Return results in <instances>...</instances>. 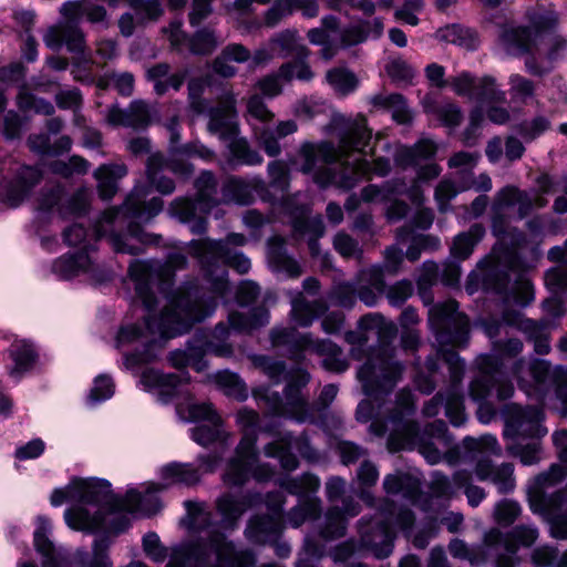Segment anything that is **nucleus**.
<instances>
[{
    "instance_id": "nucleus-1",
    "label": "nucleus",
    "mask_w": 567,
    "mask_h": 567,
    "mask_svg": "<svg viewBox=\"0 0 567 567\" xmlns=\"http://www.w3.org/2000/svg\"><path fill=\"white\" fill-rule=\"evenodd\" d=\"M188 246L190 254L198 259L214 296H206L196 280L186 281L178 287L168 298L158 318L145 317L146 330L164 339L186 333L195 322H200L214 313L217 297H223L228 290L226 267L244 275L251 266L243 252L223 241L193 239Z\"/></svg>"
},
{
    "instance_id": "nucleus-2",
    "label": "nucleus",
    "mask_w": 567,
    "mask_h": 567,
    "mask_svg": "<svg viewBox=\"0 0 567 567\" xmlns=\"http://www.w3.org/2000/svg\"><path fill=\"white\" fill-rule=\"evenodd\" d=\"M163 206L161 197L144 202L132 193L121 207L103 213L94 227V235L96 239L106 238L117 254L142 255L145 246L159 244L162 237L144 231L137 221L151 220Z\"/></svg>"
},
{
    "instance_id": "nucleus-3",
    "label": "nucleus",
    "mask_w": 567,
    "mask_h": 567,
    "mask_svg": "<svg viewBox=\"0 0 567 567\" xmlns=\"http://www.w3.org/2000/svg\"><path fill=\"white\" fill-rule=\"evenodd\" d=\"M523 348V342L517 338L494 340L492 352L480 354L475 360L478 375L471 381L468 394L476 400H482L495 391L498 401L511 399L515 389L505 361L515 359Z\"/></svg>"
},
{
    "instance_id": "nucleus-4",
    "label": "nucleus",
    "mask_w": 567,
    "mask_h": 567,
    "mask_svg": "<svg viewBox=\"0 0 567 567\" xmlns=\"http://www.w3.org/2000/svg\"><path fill=\"white\" fill-rule=\"evenodd\" d=\"M499 43L513 56H525L526 71L535 76L549 73L554 63L567 55V38L554 34L546 43L545 54H540L538 42L528 27H503Z\"/></svg>"
},
{
    "instance_id": "nucleus-5",
    "label": "nucleus",
    "mask_w": 567,
    "mask_h": 567,
    "mask_svg": "<svg viewBox=\"0 0 567 567\" xmlns=\"http://www.w3.org/2000/svg\"><path fill=\"white\" fill-rule=\"evenodd\" d=\"M187 265V257L176 251L169 252L164 262L154 259L131 261L128 276L135 282L136 296L147 312L155 310L157 305L152 285L157 281L159 290L164 292L173 286L175 272L186 269Z\"/></svg>"
},
{
    "instance_id": "nucleus-6",
    "label": "nucleus",
    "mask_w": 567,
    "mask_h": 567,
    "mask_svg": "<svg viewBox=\"0 0 567 567\" xmlns=\"http://www.w3.org/2000/svg\"><path fill=\"white\" fill-rule=\"evenodd\" d=\"M371 137L372 131L368 127L367 120L360 116L346 125L340 133L337 146L331 142H322L318 145L310 142L303 143L299 152L303 159L300 171L303 174L315 172L319 161L326 164L337 163L351 151L361 150Z\"/></svg>"
},
{
    "instance_id": "nucleus-7",
    "label": "nucleus",
    "mask_w": 567,
    "mask_h": 567,
    "mask_svg": "<svg viewBox=\"0 0 567 567\" xmlns=\"http://www.w3.org/2000/svg\"><path fill=\"white\" fill-rule=\"evenodd\" d=\"M404 365L395 359V350L390 344L372 347L367 361L360 367L358 378L369 396H378L392 391L401 380Z\"/></svg>"
},
{
    "instance_id": "nucleus-8",
    "label": "nucleus",
    "mask_w": 567,
    "mask_h": 567,
    "mask_svg": "<svg viewBox=\"0 0 567 567\" xmlns=\"http://www.w3.org/2000/svg\"><path fill=\"white\" fill-rule=\"evenodd\" d=\"M229 334V327L220 322L209 336L196 333L187 342L185 350L177 349L171 351L168 361L175 369L182 370L187 365H192L196 371L200 372L207 368V362L204 360L205 354L212 353L221 358L233 355L234 349L231 343L228 342Z\"/></svg>"
},
{
    "instance_id": "nucleus-9",
    "label": "nucleus",
    "mask_w": 567,
    "mask_h": 567,
    "mask_svg": "<svg viewBox=\"0 0 567 567\" xmlns=\"http://www.w3.org/2000/svg\"><path fill=\"white\" fill-rule=\"evenodd\" d=\"M443 361L446 363L450 374V385L443 392L439 391L433 398L426 401L422 414L426 417L436 416L444 405L445 415L455 426L464 424L466 416L464 412L463 394L461 384L465 373V363L454 350H442Z\"/></svg>"
},
{
    "instance_id": "nucleus-10",
    "label": "nucleus",
    "mask_w": 567,
    "mask_h": 567,
    "mask_svg": "<svg viewBox=\"0 0 567 567\" xmlns=\"http://www.w3.org/2000/svg\"><path fill=\"white\" fill-rule=\"evenodd\" d=\"M429 326L441 348L465 347L470 339V320L458 311V302L450 299L429 310Z\"/></svg>"
},
{
    "instance_id": "nucleus-11",
    "label": "nucleus",
    "mask_w": 567,
    "mask_h": 567,
    "mask_svg": "<svg viewBox=\"0 0 567 567\" xmlns=\"http://www.w3.org/2000/svg\"><path fill=\"white\" fill-rule=\"evenodd\" d=\"M286 498L280 493L267 494L266 505L271 512L258 514L249 518L244 530L246 539L258 546L272 545L282 533V512Z\"/></svg>"
},
{
    "instance_id": "nucleus-12",
    "label": "nucleus",
    "mask_w": 567,
    "mask_h": 567,
    "mask_svg": "<svg viewBox=\"0 0 567 567\" xmlns=\"http://www.w3.org/2000/svg\"><path fill=\"white\" fill-rule=\"evenodd\" d=\"M384 511L379 508L374 516H363L358 522L361 546L379 559L391 555L395 538Z\"/></svg>"
},
{
    "instance_id": "nucleus-13",
    "label": "nucleus",
    "mask_w": 567,
    "mask_h": 567,
    "mask_svg": "<svg viewBox=\"0 0 567 567\" xmlns=\"http://www.w3.org/2000/svg\"><path fill=\"white\" fill-rule=\"evenodd\" d=\"M517 265V258L514 254L509 256L507 267L501 268L499 262L494 257H486L477 264L478 272H472L466 284V290L473 293L482 287L485 291L495 292L497 295H506L509 284L511 275Z\"/></svg>"
},
{
    "instance_id": "nucleus-14",
    "label": "nucleus",
    "mask_w": 567,
    "mask_h": 567,
    "mask_svg": "<svg viewBox=\"0 0 567 567\" xmlns=\"http://www.w3.org/2000/svg\"><path fill=\"white\" fill-rule=\"evenodd\" d=\"M504 417L505 435L522 439H542L547 434V429L542 424L543 411L537 406L508 404L504 409Z\"/></svg>"
},
{
    "instance_id": "nucleus-15",
    "label": "nucleus",
    "mask_w": 567,
    "mask_h": 567,
    "mask_svg": "<svg viewBox=\"0 0 567 567\" xmlns=\"http://www.w3.org/2000/svg\"><path fill=\"white\" fill-rule=\"evenodd\" d=\"M203 551H210L216 557L214 567H254L256 555L251 549H238L226 535L219 530H210L208 537L200 542Z\"/></svg>"
},
{
    "instance_id": "nucleus-16",
    "label": "nucleus",
    "mask_w": 567,
    "mask_h": 567,
    "mask_svg": "<svg viewBox=\"0 0 567 567\" xmlns=\"http://www.w3.org/2000/svg\"><path fill=\"white\" fill-rule=\"evenodd\" d=\"M389 449L392 452L416 449L430 464L441 461V452L432 442V439L421 434L417 422H405L401 431L390 433L388 439Z\"/></svg>"
},
{
    "instance_id": "nucleus-17",
    "label": "nucleus",
    "mask_w": 567,
    "mask_h": 567,
    "mask_svg": "<svg viewBox=\"0 0 567 567\" xmlns=\"http://www.w3.org/2000/svg\"><path fill=\"white\" fill-rule=\"evenodd\" d=\"M237 100L231 91L224 92L217 105L208 110V131L218 134L221 140H229L238 134Z\"/></svg>"
},
{
    "instance_id": "nucleus-18",
    "label": "nucleus",
    "mask_w": 567,
    "mask_h": 567,
    "mask_svg": "<svg viewBox=\"0 0 567 567\" xmlns=\"http://www.w3.org/2000/svg\"><path fill=\"white\" fill-rule=\"evenodd\" d=\"M310 374L301 368L292 369L287 377L284 401L288 417L303 422L309 414L308 396L303 390L310 382Z\"/></svg>"
},
{
    "instance_id": "nucleus-19",
    "label": "nucleus",
    "mask_w": 567,
    "mask_h": 567,
    "mask_svg": "<svg viewBox=\"0 0 567 567\" xmlns=\"http://www.w3.org/2000/svg\"><path fill=\"white\" fill-rule=\"evenodd\" d=\"M388 330L393 332L394 327L392 323H388L381 313L374 312L362 316L358 321L357 329L344 333L346 342L352 346L350 350L351 358L358 361L363 359V348L370 340V331H375L381 337Z\"/></svg>"
},
{
    "instance_id": "nucleus-20",
    "label": "nucleus",
    "mask_w": 567,
    "mask_h": 567,
    "mask_svg": "<svg viewBox=\"0 0 567 567\" xmlns=\"http://www.w3.org/2000/svg\"><path fill=\"white\" fill-rule=\"evenodd\" d=\"M43 42L53 51H59L65 45L68 51L79 54L86 49L85 34L76 21L50 27L43 37Z\"/></svg>"
},
{
    "instance_id": "nucleus-21",
    "label": "nucleus",
    "mask_w": 567,
    "mask_h": 567,
    "mask_svg": "<svg viewBox=\"0 0 567 567\" xmlns=\"http://www.w3.org/2000/svg\"><path fill=\"white\" fill-rule=\"evenodd\" d=\"M41 179L42 173L39 168L21 167L17 176L0 190V200L11 208L18 207Z\"/></svg>"
},
{
    "instance_id": "nucleus-22",
    "label": "nucleus",
    "mask_w": 567,
    "mask_h": 567,
    "mask_svg": "<svg viewBox=\"0 0 567 567\" xmlns=\"http://www.w3.org/2000/svg\"><path fill=\"white\" fill-rule=\"evenodd\" d=\"M69 494L80 503L99 505L110 512L113 492L105 480H75L70 485Z\"/></svg>"
},
{
    "instance_id": "nucleus-23",
    "label": "nucleus",
    "mask_w": 567,
    "mask_h": 567,
    "mask_svg": "<svg viewBox=\"0 0 567 567\" xmlns=\"http://www.w3.org/2000/svg\"><path fill=\"white\" fill-rule=\"evenodd\" d=\"M516 554L517 545L508 542L499 529L492 528L485 533L481 561L492 556L496 567H515Z\"/></svg>"
},
{
    "instance_id": "nucleus-24",
    "label": "nucleus",
    "mask_w": 567,
    "mask_h": 567,
    "mask_svg": "<svg viewBox=\"0 0 567 567\" xmlns=\"http://www.w3.org/2000/svg\"><path fill=\"white\" fill-rule=\"evenodd\" d=\"M475 475L480 481H491L499 494L512 493L516 486L512 463L495 466L489 458L481 457L475 465Z\"/></svg>"
},
{
    "instance_id": "nucleus-25",
    "label": "nucleus",
    "mask_w": 567,
    "mask_h": 567,
    "mask_svg": "<svg viewBox=\"0 0 567 567\" xmlns=\"http://www.w3.org/2000/svg\"><path fill=\"white\" fill-rule=\"evenodd\" d=\"M106 120L113 126L145 128L151 122V114L147 103L135 100L130 103L127 109L112 105L107 110Z\"/></svg>"
},
{
    "instance_id": "nucleus-26",
    "label": "nucleus",
    "mask_w": 567,
    "mask_h": 567,
    "mask_svg": "<svg viewBox=\"0 0 567 567\" xmlns=\"http://www.w3.org/2000/svg\"><path fill=\"white\" fill-rule=\"evenodd\" d=\"M190 375L188 372L164 373L155 369H146L141 375V383L148 390L158 389L159 399L167 403L176 395V388L182 383H188Z\"/></svg>"
},
{
    "instance_id": "nucleus-27",
    "label": "nucleus",
    "mask_w": 567,
    "mask_h": 567,
    "mask_svg": "<svg viewBox=\"0 0 567 567\" xmlns=\"http://www.w3.org/2000/svg\"><path fill=\"white\" fill-rule=\"evenodd\" d=\"M368 141L361 150H353L348 155L341 157L337 162H340V169L337 172V187L349 190L357 186L362 178H371V163L365 158H358L353 162H349L348 157L352 153L367 154L364 152L368 146Z\"/></svg>"
},
{
    "instance_id": "nucleus-28",
    "label": "nucleus",
    "mask_w": 567,
    "mask_h": 567,
    "mask_svg": "<svg viewBox=\"0 0 567 567\" xmlns=\"http://www.w3.org/2000/svg\"><path fill=\"white\" fill-rule=\"evenodd\" d=\"M357 286V298L365 306L374 307L380 297L385 292V279L381 266H371L359 272Z\"/></svg>"
},
{
    "instance_id": "nucleus-29",
    "label": "nucleus",
    "mask_w": 567,
    "mask_h": 567,
    "mask_svg": "<svg viewBox=\"0 0 567 567\" xmlns=\"http://www.w3.org/2000/svg\"><path fill=\"white\" fill-rule=\"evenodd\" d=\"M546 200L540 196H532L514 186L502 188L496 195L495 206L498 208L517 207L519 218L528 216L534 207H544Z\"/></svg>"
},
{
    "instance_id": "nucleus-30",
    "label": "nucleus",
    "mask_w": 567,
    "mask_h": 567,
    "mask_svg": "<svg viewBox=\"0 0 567 567\" xmlns=\"http://www.w3.org/2000/svg\"><path fill=\"white\" fill-rule=\"evenodd\" d=\"M169 214L183 224H188L194 235H203L207 230L206 214L199 213L196 198L177 197L169 205Z\"/></svg>"
},
{
    "instance_id": "nucleus-31",
    "label": "nucleus",
    "mask_w": 567,
    "mask_h": 567,
    "mask_svg": "<svg viewBox=\"0 0 567 567\" xmlns=\"http://www.w3.org/2000/svg\"><path fill=\"white\" fill-rule=\"evenodd\" d=\"M272 347L288 348V358L299 361L303 358V351L312 346L310 336L300 334L293 327H275L270 330Z\"/></svg>"
},
{
    "instance_id": "nucleus-32",
    "label": "nucleus",
    "mask_w": 567,
    "mask_h": 567,
    "mask_svg": "<svg viewBox=\"0 0 567 567\" xmlns=\"http://www.w3.org/2000/svg\"><path fill=\"white\" fill-rule=\"evenodd\" d=\"M437 146L430 138H421L412 146H401L394 155L395 164L405 169L408 167H416L421 162L431 159L435 156Z\"/></svg>"
},
{
    "instance_id": "nucleus-33",
    "label": "nucleus",
    "mask_w": 567,
    "mask_h": 567,
    "mask_svg": "<svg viewBox=\"0 0 567 567\" xmlns=\"http://www.w3.org/2000/svg\"><path fill=\"white\" fill-rule=\"evenodd\" d=\"M524 17L536 42L543 34L555 32L560 23L559 13L551 7H530L525 11Z\"/></svg>"
},
{
    "instance_id": "nucleus-34",
    "label": "nucleus",
    "mask_w": 567,
    "mask_h": 567,
    "mask_svg": "<svg viewBox=\"0 0 567 567\" xmlns=\"http://www.w3.org/2000/svg\"><path fill=\"white\" fill-rule=\"evenodd\" d=\"M383 489L389 495L402 494L405 499L414 505H417L422 497L420 482L410 474L402 472L385 475Z\"/></svg>"
},
{
    "instance_id": "nucleus-35",
    "label": "nucleus",
    "mask_w": 567,
    "mask_h": 567,
    "mask_svg": "<svg viewBox=\"0 0 567 567\" xmlns=\"http://www.w3.org/2000/svg\"><path fill=\"white\" fill-rule=\"evenodd\" d=\"M268 259L277 271L297 278L302 274L301 267L296 259L288 255L286 240L280 236L268 239Z\"/></svg>"
},
{
    "instance_id": "nucleus-36",
    "label": "nucleus",
    "mask_w": 567,
    "mask_h": 567,
    "mask_svg": "<svg viewBox=\"0 0 567 567\" xmlns=\"http://www.w3.org/2000/svg\"><path fill=\"white\" fill-rule=\"evenodd\" d=\"M196 202L200 214H209L220 200L218 198V181L210 171H203L194 182Z\"/></svg>"
},
{
    "instance_id": "nucleus-37",
    "label": "nucleus",
    "mask_w": 567,
    "mask_h": 567,
    "mask_svg": "<svg viewBox=\"0 0 567 567\" xmlns=\"http://www.w3.org/2000/svg\"><path fill=\"white\" fill-rule=\"evenodd\" d=\"M127 174L124 164H104L94 173L100 197L110 200L117 192V181Z\"/></svg>"
},
{
    "instance_id": "nucleus-38",
    "label": "nucleus",
    "mask_w": 567,
    "mask_h": 567,
    "mask_svg": "<svg viewBox=\"0 0 567 567\" xmlns=\"http://www.w3.org/2000/svg\"><path fill=\"white\" fill-rule=\"evenodd\" d=\"M270 44L280 58H309L310 50L300 42L296 30L286 29L270 38Z\"/></svg>"
},
{
    "instance_id": "nucleus-39",
    "label": "nucleus",
    "mask_w": 567,
    "mask_h": 567,
    "mask_svg": "<svg viewBox=\"0 0 567 567\" xmlns=\"http://www.w3.org/2000/svg\"><path fill=\"white\" fill-rule=\"evenodd\" d=\"M327 309V303L323 300L308 301L302 293H299L291 302L290 316L298 326L309 327Z\"/></svg>"
},
{
    "instance_id": "nucleus-40",
    "label": "nucleus",
    "mask_w": 567,
    "mask_h": 567,
    "mask_svg": "<svg viewBox=\"0 0 567 567\" xmlns=\"http://www.w3.org/2000/svg\"><path fill=\"white\" fill-rule=\"evenodd\" d=\"M81 250L74 254H66L55 259L52 265V270L61 279H71L82 271H86L91 266V259L86 250Z\"/></svg>"
},
{
    "instance_id": "nucleus-41",
    "label": "nucleus",
    "mask_w": 567,
    "mask_h": 567,
    "mask_svg": "<svg viewBox=\"0 0 567 567\" xmlns=\"http://www.w3.org/2000/svg\"><path fill=\"white\" fill-rule=\"evenodd\" d=\"M109 542L106 538L95 539L92 547V557L90 561L86 563L87 553L79 551V563L82 567H112V561L107 554ZM20 567H38L34 563H22ZM127 567H147L146 564L142 561H132L127 565Z\"/></svg>"
},
{
    "instance_id": "nucleus-42",
    "label": "nucleus",
    "mask_w": 567,
    "mask_h": 567,
    "mask_svg": "<svg viewBox=\"0 0 567 567\" xmlns=\"http://www.w3.org/2000/svg\"><path fill=\"white\" fill-rule=\"evenodd\" d=\"M229 157L227 158V166L235 169L238 166H256L260 165L264 161L258 151L251 148L246 138H237L236 136L229 138Z\"/></svg>"
},
{
    "instance_id": "nucleus-43",
    "label": "nucleus",
    "mask_w": 567,
    "mask_h": 567,
    "mask_svg": "<svg viewBox=\"0 0 567 567\" xmlns=\"http://www.w3.org/2000/svg\"><path fill=\"white\" fill-rule=\"evenodd\" d=\"M348 522L339 506H330L324 513L323 520L318 526V535L326 542L346 536Z\"/></svg>"
},
{
    "instance_id": "nucleus-44",
    "label": "nucleus",
    "mask_w": 567,
    "mask_h": 567,
    "mask_svg": "<svg viewBox=\"0 0 567 567\" xmlns=\"http://www.w3.org/2000/svg\"><path fill=\"white\" fill-rule=\"evenodd\" d=\"M269 322V311L265 307H256L249 313L233 311L228 316V324L238 332H250Z\"/></svg>"
},
{
    "instance_id": "nucleus-45",
    "label": "nucleus",
    "mask_w": 567,
    "mask_h": 567,
    "mask_svg": "<svg viewBox=\"0 0 567 567\" xmlns=\"http://www.w3.org/2000/svg\"><path fill=\"white\" fill-rule=\"evenodd\" d=\"M485 227L482 224H473L467 231L458 234L453 243L451 248V254L454 258L458 260H465L468 258L474 247L483 239L485 236Z\"/></svg>"
},
{
    "instance_id": "nucleus-46",
    "label": "nucleus",
    "mask_w": 567,
    "mask_h": 567,
    "mask_svg": "<svg viewBox=\"0 0 567 567\" xmlns=\"http://www.w3.org/2000/svg\"><path fill=\"white\" fill-rule=\"evenodd\" d=\"M216 507L221 516L223 527L226 529H235L238 519L247 509V503L227 493L217 498Z\"/></svg>"
},
{
    "instance_id": "nucleus-47",
    "label": "nucleus",
    "mask_w": 567,
    "mask_h": 567,
    "mask_svg": "<svg viewBox=\"0 0 567 567\" xmlns=\"http://www.w3.org/2000/svg\"><path fill=\"white\" fill-rule=\"evenodd\" d=\"M279 486L290 495L299 497V501L309 497L308 494H316L320 488V480L312 473H303L295 477H286L280 481Z\"/></svg>"
},
{
    "instance_id": "nucleus-48",
    "label": "nucleus",
    "mask_w": 567,
    "mask_h": 567,
    "mask_svg": "<svg viewBox=\"0 0 567 567\" xmlns=\"http://www.w3.org/2000/svg\"><path fill=\"white\" fill-rule=\"evenodd\" d=\"M161 475L168 484L195 485L200 480V473L192 464L173 462L162 467Z\"/></svg>"
},
{
    "instance_id": "nucleus-49",
    "label": "nucleus",
    "mask_w": 567,
    "mask_h": 567,
    "mask_svg": "<svg viewBox=\"0 0 567 567\" xmlns=\"http://www.w3.org/2000/svg\"><path fill=\"white\" fill-rule=\"evenodd\" d=\"M164 164L165 157L162 153L151 154L146 163V175L157 192L163 195H169L175 190V183L172 178L159 175L165 169Z\"/></svg>"
},
{
    "instance_id": "nucleus-50",
    "label": "nucleus",
    "mask_w": 567,
    "mask_h": 567,
    "mask_svg": "<svg viewBox=\"0 0 567 567\" xmlns=\"http://www.w3.org/2000/svg\"><path fill=\"white\" fill-rule=\"evenodd\" d=\"M225 203L249 205L254 202V187L244 178L238 176L229 177L221 188Z\"/></svg>"
},
{
    "instance_id": "nucleus-51",
    "label": "nucleus",
    "mask_w": 567,
    "mask_h": 567,
    "mask_svg": "<svg viewBox=\"0 0 567 567\" xmlns=\"http://www.w3.org/2000/svg\"><path fill=\"white\" fill-rule=\"evenodd\" d=\"M321 515V501L309 496L293 506L287 514V520L292 527L301 526L306 520H316Z\"/></svg>"
},
{
    "instance_id": "nucleus-52",
    "label": "nucleus",
    "mask_w": 567,
    "mask_h": 567,
    "mask_svg": "<svg viewBox=\"0 0 567 567\" xmlns=\"http://www.w3.org/2000/svg\"><path fill=\"white\" fill-rule=\"evenodd\" d=\"M9 354L14 365L11 374H21L30 371L38 359V353L33 346L27 341H17L11 344Z\"/></svg>"
},
{
    "instance_id": "nucleus-53",
    "label": "nucleus",
    "mask_w": 567,
    "mask_h": 567,
    "mask_svg": "<svg viewBox=\"0 0 567 567\" xmlns=\"http://www.w3.org/2000/svg\"><path fill=\"white\" fill-rule=\"evenodd\" d=\"M313 349L320 355H324L322 360L323 367L333 372H344L349 368L348 361L342 357L341 348L330 340H318L313 344Z\"/></svg>"
},
{
    "instance_id": "nucleus-54",
    "label": "nucleus",
    "mask_w": 567,
    "mask_h": 567,
    "mask_svg": "<svg viewBox=\"0 0 567 567\" xmlns=\"http://www.w3.org/2000/svg\"><path fill=\"white\" fill-rule=\"evenodd\" d=\"M415 411V398L414 394L406 389H403L398 392L395 400V408L391 413L390 420L393 423L394 427L391 433H396L401 431L402 424L405 422H413L412 420L405 419L410 416Z\"/></svg>"
},
{
    "instance_id": "nucleus-55",
    "label": "nucleus",
    "mask_w": 567,
    "mask_h": 567,
    "mask_svg": "<svg viewBox=\"0 0 567 567\" xmlns=\"http://www.w3.org/2000/svg\"><path fill=\"white\" fill-rule=\"evenodd\" d=\"M472 100L476 101L480 106L483 104L503 103L506 100V94L497 87L494 78L485 75L477 79Z\"/></svg>"
},
{
    "instance_id": "nucleus-56",
    "label": "nucleus",
    "mask_w": 567,
    "mask_h": 567,
    "mask_svg": "<svg viewBox=\"0 0 567 567\" xmlns=\"http://www.w3.org/2000/svg\"><path fill=\"white\" fill-rule=\"evenodd\" d=\"M380 508L385 509L384 513L390 526L394 525L403 533L410 535L415 524V515L412 509L403 506L396 508L394 502L388 499L383 502Z\"/></svg>"
},
{
    "instance_id": "nucleus-57",
    "label": "nucleus",
    "mask_w": 567,
    "mask_h": 567,
    "mask_svg": "<svg viewBox=\"0 0 567 567\" xmlns=\"http://www.w3.org/2000/svg\"><path fill=\"white\" fill-rule=\"evenodd\" d=\"M216 384L223 389L226 395L245 401L248 398L247 386L238 374L224 370L215 374Z\"/></svg>"
},
{
    "instance_id": "nucleus-58",
    "label": "nucleus",
    "mask_w": 567,
    "mask_h": 567,
    "mask_svg": "<svg viewBox=\"0 0 567 567\" xmlns=\"http://www.w3.org/2000/svg\"><path fill=\"white\" fill-rule=\"evenodd\" d=\"M252 396L258 403L265 404L269 415L288 416L284 394L272 391L269 386H259L252 390Z\"/></svg>"
},
{
    "instance_id": "nucleus-59",
    "label": "nucleus",
    "mask_w": 567,
    "mask_h": 567,
    "mask_svg": "<svg viewBox=\"0 0 567 567\" xmlns=\"http://www.w3.org/2000/svg\"><path fill=\"white\" fill-rule=\"evenodd\" d=\"M252 465L241 458L231 457L223 475L224 483L229 487L244 486L250 477Z\"/></svg>"
},
{
    "instance_id": "nucleus-60",
    "label": "nucleus",
    "mask_w": 567,
    "mask_h": 567,
    "mask_svg": "<svg viewBox=\"0 0 567 567\" xmlns=\"http://www.w3.org/2000/svg\"><path fill=\"white\" fill-rule=\"evenodd\" d=\"M485 122L483 107L474 106L468 114V124L461 134V141L466 147H474L480 143Z\"/></svg>"
},
{
    "instance_id": "nucleus-61",
    "label": "nucleus",
    "mask_w": 567,
    "mask_h": 567,
    "mask_svg": "<svg viewBox=\"0 0 567 567\" xmlns=\"http://www.w3.org/2000/svg\"><path fill=\"white\" fill-rule=\"evenodd\" d=\"M251 361L274 384H279L282 380L287 381L289 372L284 361L264 354L254 355Z\"/></svg>"
},
{
    "instance_id": "nucleus-62",
    "label": "nucleus",
    "mask_w": 567,
    "mask_h": 567,
    "mask_svg": "<svg viewBox=\"0 0 567 567\" xmlns=\"http://www.w3.org/2000/svg\"><path fill=\"white\" fill-rule=\"evenodd\" d=\"M219 40L214 30L202 28L188 39V48L193 54L208 55L218 47Z\"/></svg>"
},
{
    "instance_id": "nucleus-63",
    "label": "nucleus",
    "mask_w": 567,
    "mask_h": 567,
    "mask_svg": "<svg viewBox=\"0 0 567 567\" xmlns=\"http://www.w3.org/2000/svg\"><path fill=\"white\" fill-rule=\"evenodd\" d=\"M452 481L455 487L464 489L468 505L472 507H477L486 496L484 488L472 484V473L466 470L456 471Z\"/></svg>"
},
{
    "instance_id": "nucleus-64",
    "label": "nucleus",
    "mask_w": 567,
    "mask_h": 567,
    "mask_svg": "<svg viewBox=\"0 0 567 567\" xmlns=\"http://www.w3.org/2000/svg\"><path fill=\"white\" fill-rule=\"evenodd\" d=\"M327 82L339 93L347 95L353 92L359 81L355 74L346 68H333L326 74Z\"/></svg>"
}]
</instances>
